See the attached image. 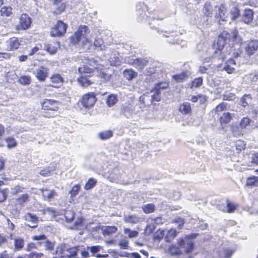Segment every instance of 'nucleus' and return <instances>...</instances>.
Wrapping results in <instances>:
<instances>
[{"mask_svg":"<svg viewBox=\"0 0 258 258\" xmlns=\"http://www.w3.org/2000/svg\"><path fill=\"white\" fill-rule=\"evenodd\" d=\"M94 46L99 50L105 49V46L103 45V41L101 38L96 39L94 42Z\"/></svg>","mask_w":258,"mask_h":258,"instance_id":"de8ad7c7","label":"nucleus"},{"mask_svg":"<svg viewBox=\"0 0 258 258\" xmlns=\"http://www.w3.org/2000/svg\"><path fill=\"white\" fill-rule=\"evenodd\" d=\"M25 188L20 185H16L11 189V194L13 195H17L23 192Z\"/></svg>","mask_w":258,"mask_h":258,"instance_id":"c03bdc74","label":"nucleus"},{"mask_svg":"<svg viewBox=\"0 0 258 258\" xmlns=\"http://www.w3.org/2000/svg\"><path fill=\"white\" fill-rule=\"evenodd\" d=\"M168 86H169V84L168 82H161V83H158L155 85V88H154L155 91L160 92V90L166 89L167 88H168Z\"/></svg>","mask_w":258,"mask_h":258,"instance_id":"864d4df0","label":"nucleus"},{"mask_svg":"<svg viewBox=\"0 0 258 258\" xmlns=\"http://www.w3.org/2000/svg\"><path fill=\"white\" fill-rule=\"evenodd\" d=\"M75 215V214L73 211L68 210L66 211L64 216L66 218V221L68 223H71L73 220Z\"/></svg>","mask_w":258,"mask_h":258,"instance_id":"37998d69","label":"nucleus"},{"mask_svg":"<svg viewBox=\"0 0 258 258\" xmlns=\"http://www.w3.org/2000/svg\"><path fill=\"white\" fill-rule=\"evenodd\" d=\"M97 76L100 78L103 79L105 81H108L111 77V75L106 74L104 72H99Z\"/></svg>","mask_w":258,"mask_h":258,"instance_id":"0e129e2a","label":"nucleus"},{"mask_svg":"<svg viewBox=\"0 0 258 258\" xmlns=\"http://www.w3.org/2000/svg\"><path fill=\"white\" fill-rule=\"evenodd\" d=\"M10 237L11 239H13L14 241V243L15 250L19 251L23 248L25 241L23 238L16 237L13 238L12 234H10Z\"/></svg>","mask_w":258,"mask_h":258,"instance_id":"aec40b11","label":"nucleus"},{"mask_svg":"<svg viewBox=\"0 0 258 258\" xmlns=\"http://www.w3.org/2000/svg\"><path fill=\"white\" fill-rule=\"evenodd\" d=\"M232 119L231 114L228 112H224L220 117V122L221 124H227Z\"/></svg>","mask_w":258,"mask_h":258,"instance_id":"7c9ffc66","label":"nucleus"},{"mask_svg":"<svg viewBox=\"0 0 258 258\" xmlns=\"http://www.w3.org/2000/svg\"><path fill=\"white\" fill-rule=\"evenodd\" d=\"M151 92L154 93L153 95H152V101H159L160 100V92L159 91H155V89L151 91Z\"/></svg>","mask_w":258,"mask_h":258,"instance_id":"69168bd1","label":"nucleus"},{"mask_svg":"<svg viewBox=\"0 0 258 258\" xmlns=\"http://www.w3.org/2000/svg\"><path fill=\"white\" fill-rule=\"evenodd\" d=\"M97 181L93 178H89L85 185L84 189L85 190H89L93 188L96 184Z\"/></svg>","mask_w":258,"mask_h":258,"instance_id":"ea45409f","label":"nucleus"},{"mask_svg":"<svg viewBox=\"0 0 258 258\" xmlns=\"http://www.w3.org/2000/svg\"><path fill=\"white\" fill-rule=\"evenodd\" d=\"M124 233L127 234L130 238H135L138 236L139 232L135 230H132L129 228H124L123 230Z\"/></svg>","mask_w":258,"mask_h":258,"instance_id":"a18cd8bd","label":"nucleus"},{"mask_svg":"<svg viewBox=\"0 0 258 258\" xmlns=\"http://www.w3.org/2000/svg\"><path fill=\"white\" fill-rule=\"evenodd\" d=\"M5 140L7 143V148L9 149L14 148L17 145V142L15 139L13 137H8L6 138Z\"/></svg>","mask_w":258,"mask_h":258,"instance_id":"8fccbe9b","label":"nucleus"},{"mask_svg":"<svg viewBox=\"0 0 258 258\" xmlns=\"http://www.w3.org/2000/svg\"><path fill=\"white\" fill-rule=\"evenodd\" d=\"M227 108V104L222 102L218 104L213 110L216 114H219L220 112L224 111Z\"/></svg>","mask_w":258,"mask_h":258,"instance_id":"79ce46f5","label":"nucleus"},{"mask_svg":"<svg viewBox=\"0 0 258 258\" xmlns=\"http://www.w3.org/2000/svg\"><path fill=\"white\" fill-rule=\"evenodd\" d=\"M67 25L61 21H58L55 26L51 29L50 34L52 36H61L65 34Z\"/></svg>","mask_w":258,"mask_h":258,"instance_id":"0eeeda50","label":"nucleus"},{"mask_svg":"<svg viewBox=\"0 0 258 258\" xmlns=\"http://www.w3.org/2000/svg\"><path fill=\"white\" fill-rule=\"evenodd\" d=\"M117 229L115 226H105L102 227V231L104 235H109L116 232Z\"/></svg>","mask_w":258,"mask_h":258,"instance_id":"f704fd0d","label":"nucleus"},{"mask_svg":"<svg viewBox=\"0 0 258 258\" xmlns=\"http://www.w3.org/2000/svg\"><path fill=\"white\" fill-rule=\"evenodd\" d=\"M197 235V234H191L186 235L184 238L179 239L177 241V243L181 248H184L185 245L186 244V241H188L189 239L195 238Z\"/></svg>","mask_w":258,"mask_h":258,"instance_id":"b1692460","label":"nucleus"},{"mask_svg":"<svg viewBox=\"0 0 258 258\" xmlns=\"http://www.w3.org/2000/svg\"><path fill=\"white\" fill-rule=\"evenodd\" d=\"M92 69H90L87 67L83 66L82 67H80L78 69V71L81 74V75H89L90 73L91 70Z\"/></svg>","mask_w":258,"mask_h":258,"instance_id":"bf43d9fd","label":"nucleus"},{"mask_svg":"<svg viewBox=\"0 0 258 258\" xmlns=\"http://www.w3.org/2000/svg\"><path fill=\"white\" fill-rule=\"evenodd\" d=\"M117 98L115 95L110 94L108 96L106 99V104L109 107L113 106L117 101Z\"/></svg>","mask_w":258,"mask_h":258,"instance_id":"c9c22d12","label":"nucleus"},{"mask_svg":"<svg viewBox=\"0 0 258 258\" xmlns=\"http://www.w3.org/2000/svg\"><path fill=\"white\" fill-rule=\"evenodd\" d=\"M233 253V251L232 250H224L221 252L220 254V258H230Z\"/></svg>","mask_w":258,"mask_h":258,"instance_id":"052dcab7","label":"nucleus"},{"mask_svg":"<svg viewBox=\"0 0 258 258\" xmlns=\"http://www.w3.org/2000/svg\"><path fill=\"white\" fill-rule=\"evenodd\" d=\"M237 66L236 60L233 58H230L226 62L223 69L227 73L231 74L234 72Z\"/></svg>","mask_w":258,"mask_h":258,"instance_id":"6ab92c4d","label":"nucleus"},{"mask_svg":"<svg viewBox=\"0 0 258 258\" xmlns=\"http://www.w3.org/2000/svg\"><path fill=\"white\" fill-rule=\"evenodd\" d=\"M203 83V78L199 77L194 79L190 84V88H198L202 85Z\"/></svg>","mask_w":258,"mask_h":258,"instance_id":"603ef678","label":"nucleus"},{"mask_svg":"<svg viewBox=\"0 0 258 258\" xmlns=\"http://www.w3.org/2000/svg\"><path fill=\"white\" fill-rule=\"evenodd\" d=\"M236 148L237 150L241 151L243 149H244L245 148V144L244 142L241 140H238L236 142Z\"/></svg>","mask_w":258,"mask_h":258,"instance_id":"774afa93","label":"nucleus"},{"mask_svg":"<svg viewBox=\"0 0 258 258\" xmlns=\"http://www.w3.org/2000/svg\"><path fill=\"white\" fill-rule=\"evenodd\" d=\"M169 252L172 255H180L181 254L180 249L175 245H172L169 248Z\"/></svg>","mask_w":258,"mask_h":258,"instance_id":"5fc2aeb1","label":"nucleus"},{"mask_svg":"<svg viewBox=\"0 0 258 258\" xmlns=\"http://www.w3.org/2000/svg\"><path fill=\"white\" fill-rule=\"evenodd\" d=\"M124 62L133 66L134 67L140 71L143 70L144 67L148 63V60L147 59L140 58L136 59L125 58L124 59Z\"/></svg>","mask_w":258,"mask_h":258,"instance_id":"423d86ee","label":"nucleus"},{"mask_svg":"<svg viewBox=\"0 0 258 258\" xmlns=\"http://www.w3.org/2000/svg\"><path fill=\"white\" fill-rule=\"evenodd\" d=\"M140 217L135 215L125 216L123 217V221L125 222L130 223L132 224H137L140 221Z\"/></svg>","mask_w":258,"mask_h":258,"instance_id":"c85d7f7f","label":"nucleus"},{"mask_svg":"<svg viewBox=\"0 0 258 258\" xmlns=\"http://www.w3.org/2000/svg\"><path fill=\"white\" fill-rule=\"evenodd\" d=\"M81 189V185L80 184H76L73 186L72 189L69 191L71 195V198H73L76 197L79 193Z\"/></svg>","mask_w":258,"mask_h":258,"instance_id":"49530a36","label":"nucleus"},{"mask_svg":"<svg viewBox=\"0 0 258 258\" xmlns=\"http://www.w3.org/2000/svg\"><path fill=\"white\" fill-rule=\"evenodd\" d=\"M250 120L249 118L243 117L240 122V126L241 128H245L250 123Z\"/></svg>","mask_w":258,"mask_h":258,"instance_id":"e2e57ef3","label":"nucleus"},{"mask_svg":"<svg viewBox=\"0 0 258 258\" xmlns=\"http://www.w3.org/2000/svg\"><path fill=\"white\" fill-rule=\"evenodd\" d=\"M14 200L16 206L22 208L29 202L30 195L28 193H23L18 195Z\"/></svg>","mask_w":258,"mask_h":258,"instance_id":"ddd939ff","label":"nucleus"},{"mask_svg":"<svg viewBox=\"0 0 258 258\" xmlns=\"http://www.w3.org/2000/svg\"><path fill=\"white\" fill-rule=\"evenodd\" d=\"M213 8L209 2H206L205 4L204 8H203V12L206 16H210L212 15Z\"/></svg>","mask_w":258,"mask_h":258,"instance_id":"a19ab883","label":"nucleus"},{"mask_svg":"<svg viewBox=\"0 0 258 258\" xmlns=\"http://www.w3.org/2000/svg\"><path fill=\"white\" fill-rule=\"evenodd\" d=\"M20 45V41L17 37H12L6 41L7 49L9 51L17 49Z\"/></svg>","mask_w":258,"mask_h":258,"instance_id":"4468645a","label":"nucleus"},{"mask_svg":"<svg viewBox=\"0 0 258 258\" xmlns=\"http://www.w3.org/2000/svg\"><path fill=\"white\" fill-rule=\"evenodd\" d=\"M245 185L250 188L258 186V177L252 176L247 178Z\"/></svg>","mask_w":258,"mask_h":258,"instance_id":"393cba45","label":"nucleus"},{"mask_svg":"<svg viewBox=\"0 0 258 258\" xmlns=\"http://www.w3.org/2000/svg\"><path fill=\"white\" fill-rule=\"evenodd\" d=\"M42 108L44 110L57 111L58 108V102L51 99H45L41 102Z\"/></svg>","mask_w":258,"mask_h":258,"instance_id":"9b49d317","label":"nucleus"},{"mask_svg":"<svg viewBox=\"0 0 258 258\" xmlns=\"http://www.w3.org/2000/svg\"><path fill=\"white\" fill-rule=\"evenodd\" d=\"M110 64L112 66H118L121 62V59L119 57V54L117 53H114L108 59Z\"/></svg>","mask_w":258,"mask_h":258,"instance_id":"bb28decb","label":"nucleus"},{"mask_svg":"<svg viewBox=\"0 0 258 258\" xmlns=\"http://www.w3.org/2000/svg\"><path fill=\"white\" fill-rule=\"evenodd\" d=\"M194 244L191 239H189L186 241V244L184 247V251L186 253L191 252L194 249Z\"/></svg>","mask_w":258,"mask_h":258,"instance_id":"3c124183","label":"nucleus"},{"mask_svg":"<svg viewBox=\"0 0 258 258\" xmlns=\"http://www.w3.org/2000/svg\"><path fill=\"white\" fill-rule=\"evenodd\" d=\"M51 82V86L54 88H58L60 87L63 81L62 77L58 74H55L52 75L50 78Z\"/></svg>","mask_w":258,"mask_h":258,"instance_id":"f3484780","label":"nucleus"},{"mask_svg":"<svg viewBox=\"0 0 258 258\" xmlns=\"http://www.w3.org/2000/svg\"><path fill=\"white\" fill-rule=\"evenodd\" d=\"M19 82L24 85H29L31 82V77L28 76H21L19 80Z\"/></svg>","mask_w":258,"mask_h":258,"instance_id":"13d9d810","label":"nucleus"},{"mask_svg":"<svg viewBox=\"0 0 258 258\" xmlns=\"http://www.w3.org/2000/svg\"><path fill=\"white\" fill-rule=\"evenodd\" d=\"M90 76L89 75H81V76L78 78V82L81 86L84 87H88L92 84V82L90 79Z\"/></svg>","mask_w":258,"mask_h":258,"instance_id":"412c9836","label":"nucleus"},{"mask_svg":"<svg viewBox=\"0 0 258 258\" xmlns=\"http://www.w3.org/2000/svg\"><path fill=\"white\" fill-rule=\"evenodd\" d=\"M231 35V37L233 41L237 43H240L242 42V39L238 35V32L236 30L232 31Z\"/></svg>","mask_w":258,"mask_h":258,"instance_id":"6e6d98bb","label":"nucleus"},{"mask_svg":"<svg viewBox=\"0 0 258 258\" xmlns=\"http://www.w3.org/2000/svg\"><path fill=\"white\" fill-rule=\"evenodd\" d=\"M121 113L127 118H134L140 113V110L137 109L135 106L131 104H124L121 108Z\"/></svg>","mask_w":258,"mask_h":258,"instance_id":"39448f33","label":"nucleus"},{"mask_svg":"<svg viewBox=\"0 0 258 258\" xmlns=\"http://www.w3.org/2000/svg\"><path fill=\"white\" fill-rule=\"evenodd\" d=\"M128 245V240L125 239H121L118 242V245L119 246V247L123 249H127L129 247Z\"/></svg>","mask_w":258,"mask_h":258,"instance_id":"680f3d73","label":"nucleus"},{"mask_svg":"<svg viewBox=\"0 0 258 258\" xmlns=\"http://www.w3.org/2000/svg\"><path fill=\"white\" fill-rule=\"evenodd\" d=\"M25 219L28 223L27 225L31 228H36L37 226V223L38 222V218L35 215L31 213H27L25 216Z\"/></svg>","mask_w":258,"mask_h":258,"instance_id":"a211bd4d","label":"nucleus"},{"mask_svg":"<svg viewBox=\"0 0 258 258\" xmlns=\"http://www.w3.org/2000/svg\"><path fill=\"white\" fill-rule=\"evenodd\" d=\"M88 27L86 26H81L77 31L70 37V42L74 45L79 44L85 48L89 47L91 41L88 37Z\"/></svg>","mask_w":258,"mask_h":258,"instance_id":"f257e3e1","label":"nucleus"},{"mask_svg":"<svg viewBox=\"0 0 258 258\" xmlns=\"http://www.w3.org/2000/svg\"><path fill=\"white\" fill-rule=\"evenodd\" d=\"M142 209L144 212L146 214H150L155 211V205L153 204H148L146 205H144L142 207Z\"/></svg>","mask_w":258,"mask_h":258,"instance_id":"e433bc0d","label":"nucleus"},{"mask_svg":"<svg viewBox=\"0 0 258 258\" xmlns=\"http://www.w3.org/2000/svg\"><path fill=\"white\" fill-rule=\"evenodd\" d=\"M36 79L40 82H44L48 76V69L43 66H39L33 71Z\"/></svg>","mask_w":258,"mask_h":258,"instance_id":"1a4fd4ad","label":"nucleus"},{"mask_svg":"<svg viewBox=\"0 0 258 258\" xmlns=\"http://www.w3.org/2000/svg\"><path fill=\"white\" fill-rule=\"evenodd\" d=\"M253 12L250 9H245L242 15V21L246 24H249L252 21Z\"/></svg>","mask_w":258,"mask_h":258,"instance_id":"4be33fe9","label":"nucleus"},{"mask_svg":"<svg viewBox=\"0 0 258 258\" xmlns=\"http://www.w3.org/2000/svg\"><path fill=\"white\" fill-rule=\"evenodd\" d=\"M177 232L174 229H170L167 232V233L165 237V240L167 242H171L176 236Z\"/></svg>","mask_w":258,"mask_h":258,"instance_id":"72a5a7b5","label":"nucleus"},{"mask_svg":"<svg viewBox=\"0 0 258 258\" xmlns=\"http://www.w3.org/2000/svg\"><path fill=\"white\" fill-rule=\"evenodd\" d=\"M158 32L160 34H162L163 36L166 37L167 38V42L170 44H176L181 46L182 47L185 46L186 44L185 41L179 39L176 33L173 31L161 30L160 32L159 30H158Z\"/></svg>","mask_w":258,"mask_h":258,"instance_id":"20e7f679","label":"nucleus"},{"mask_svg":"<svg viewBox=\"0 0 258 258\" xmlns=\"http://www.w3.org/2000/svg\"><path fill=\"white\" fill-rule=\"evenodd\" d=\"M102 248L101 246L94 245L92 246H87V250H89L93 256L95 255V253L100 251Z\"/></svg>","mask_w":258,"mask_h":258,"instance_id":"09e8293b","label":"nucleus"},{"mask_svg":"<svg viewBox=\"0 0 258 258\" xmlns=\"http://www.w3.org/2000/svg\"><path fill=\"white\" fill-rule=\"evenodd\" d=\"M77 247H70L68 245L61 244L56 249V254L60 257H73L75 256L78 250Z\"/></svg>","mask_w":258,"mask_h":258,"instance_id":"7ed1b4c3","label":"nucleus"},{"mask_svg":"<svg viewBox=\"0 0 258 258\" xmlns=\"http://www.w3.org/2000/svg\"><path fill=\"white\" fill-rule=\"evenodd\" d=\"M186 78L185 73H182L179 74L175 75L173 76L174 79L178 82H182Z\"/></svg>","mask_w":258,"mask_h":258,"instance_id":"338daca9","label":"nucleus"},{"mask_svg":"<svg viewBox=\"0 0 258 258\" xmlns=\"http://www.w3.org/2000/svg\"><path fill=\"white\" fill-rule=\"evenodd\" d=\"M241 105L245 107L248 105H252V98L250 95H244L240 100Z\"/></svg>","mask_w":258,"mask_h":258,"instance_id":"2f4dec72","label":"nucleus"},{"mask_svg":"<svg viewBox=\"0 0 258 258\" xmlns=\"http://www.w3.org/2000/svg\"><path fill=\"white\" fill-rule=\"evenodd\" d=\"M230 18L231 20L234 21L236 20L240 16L239 10L236 6H234L230 10Z\"/></svg>","mask_w":258,"mask_h":258,"instance_id":"473e14b6","label":"nucleus"},{"mask_svg":"<svg viewBox=\"0 0 258 258\" xmlns=\"http://www.w3.org/2000/svg\"><path fill=\"white\" fill-rule=\"evenodd\" d=\"M42 195L44 200L50 201L57 194L54 189H50L47 188L41 189Z\"/></svg>","mask_w":258,"mask_h":258,"instance_id":"2eb2a0df","label":"nucleus"},{"mask_svg":"<svg viewBox=\"0 0 258 258\" xmlns=\"http://www.w3.org/2000/svg\"><path fill=\"white\" fill-rule=\"evenodd\" d=\"M96 101V99L94 94L92 93H89L82 96L81 103L85 108H88L92 107Z\"/></svg>","mask_w":258,"mask_h":258,"instance_id":"6e6552de","label":"nucleus"},{"mask_svg":"<svg viewBox=\"0 0 258 258\" xmlns=\"http://www.w3.org/2000/svg\"><path fill=\"white\" fill-rule=\"evenodd\" d=\"M139 6L141 10H140V9L139 10L138 9V15H139L140 16L139 20L142 21L146 18V17H147V13L145 11L146 7L145 6L143 5V4L142 5L141 4H140Z\"/></svg>","mask_w":258,"mask_h":258,"instance_id":"58836bf2","label":"nucleus"},{"mask_svg":"<svg viewBox=\"0 0 258 258\" xmlns=\"http://www.w3.org/2000/svg\"><path fill=\"white\" fill-rule=\"evenodd\" d=\"M59 47V42H55L45 45L44 49L50 54H53L56 52Z\"/></svg>","mask_w":258,"mask_h":258,"instance_id":"5701e85b","label":"nucleus"},{"mask_svg":"<svg viewBox=\"0 0 258 258\" xmlns=\"http://www.w3.org/2000/svg\"><path fill=\"white\" fill-rule=\"evenodd\" d=\"M31 18L26 14H23L19 21V24L18 25V29L26 30L28 29L31 25Z\"/></svg>","mask_w":258,"mask_h":258,"instance_id":"f8f14e48","label":"nucleus"},{"mask_svg":"<svg viewBox=\"0 0 258 258\" xmlns=\"http://www.w3.org/2000/svg\"><path fill=\"white\" fill-rule=\"evenodd\" d=\"M230 34L226 31H223L218 37L216 42L214 43L213 47L215 49L214 52L216 54L220 55V58L224 59L225 55L222 52L225 44L230 39Z\"/></svg>","mask_w":258,"mask_h":258,"instance_id":"f03ea898","label":"nucleus"},{"mask_svg":"<svg viewBox=\"0 0 258 258\" xmlns=\"http://www.w3.org/2000/svg\"><path fill=\"white\" fill-rule=\"evenodd\" d=\"M0 12L3 17H10L12 14V9L10 7H3L1 8Z\"/></svg>","mask_w":258,"mask_h":258,"instance_id":"4c0bfd02","label":"nucleus"},{"mask_svg":"<svg viewBox=\"0 0 258 258\" xmlns=\"http://www.w3.org/2000/svg\"><path fill=\"white\" fill-rule=\"evenodd\" d=\"M218 14L216 15V17H219L223 21H228V15L227 8L223 4L221 5L218 8Z\"/></svg>","mask_w":258,"mask_h":258,"instance_id":"dca6fc26","label":"nucleus"},{"mask_svg":"<svg viewBox=\"0 0 258 258\" xmlns=\"http://www.w3.org/2000/svg\"><path fill=\"white\" fill-rule=\"evenodd\" d=\"M179 111L182 114H188L191 112L190 104L189 102H183L179 106Z\"/></svg>","mask_w":258,"mask_h":258,"instance_id":"c756f323","label":"nucleus"},{"mask_svg":"<svg viewBox=\"0 0 258 258\" xmlns=\"http://www.w3.org/2000/svg\"><path fill=\"white\" fill-rule=\"evenodd\" d=\"M258 49V41L256 40H251L245 43L244 49L246 54L250 56L255 53Z\"/></svg>","mask_w":258,"mask_h":258,"instance_id":"9d476101","label":"nucleus"},{"mask_svg":"<svg viewBox=\"0 0 258 258\" xmlns=\"http://www.w3.org/2000/svg\"><path fill=\"white\" fill-rule=\"evenodd\" d=\"M237 207V205L227 200V211L228 213H233Z\"/></svg>","mask_w":258,"mask_h":258,"instance_id":"4d7b16f0","label":"nucleus"},{"mask_svg":"<svg viewBox=\"0 0 258 258\" xmlns=\"http://www.w3.org/2000/svg\"><path fill=\"white\" fill-rule=\"evenodd\" d=\"M113 135L111 130H107L98 133V136L100 140H105L110 138Z\"/></svg>","mask_w":258,"mask_h":258,"instance_id":"cd10ccee","label":"nucleus"},{"mask_svg":"<svg viewBox=\"0 0 258 258\" xmlns=\"http://www.w3.org/2000/svg\"><path fill=\"white\" fill-rule=\"evenodd\" d=\"M123 75L127 80H132L138 76V73L132 69H125L123 72Z\"/></svg>","mask_w":258,"mask_h":258,"instance_id":"a878e982","label":"nucleus"}]
</instances>
